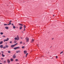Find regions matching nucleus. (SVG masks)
<instances>
[{
  "label": "nucleus",
  "mask_w": 64,
  "mask_h": 64,
  "mask_svg": "<svg viewBox=\"0 0 64 64\" xmlns=\"http://www.w3.org/2000/svg\"><path fill=\"white\" fill-rule=\"evenodd\" d=\"M10 61L12 62V61H13V59H12V58L10 59Z\"/></svg>",
  "instance_id": "obj_16"
},
{
  "label": "nucleus",
  "mask_w": 64,
  "mask_h": 64,
  "mask_svg": "<svg viewBox=\"0 0 64 64\" xmlns=\"http://www.w3.org/2000/svg\"><path fill=\"white\" fill-rule=\"evenodd\" d=\"M2 52V53H3V51H2V52Z\"/></svg>",
  "instance_id": "obj_38"
},
{
  "label": "nucleus",
  "mask_w": 64,
  "mask_h": 64,
  "mask_svg": "<svg viewBox=\"0 0 64 64\" xmlns=\"http://www.w3.org/2000/svg\"><path fill=\"white\" fill-rule=\"evenodd\" d=\"M54 39V38H52V40H53Z\"/></svg>",
  "instance_id": "obj_39"
},
{
  "label": "nucleus",
  "mask_w": 64,
  "mask_h": 64,
  "mask_svg": "<svg viewBox=\"0 0 64 64\" xmlns=\"http://www.w3.org/2000/svg\"><path fill=\"white\" fill-rule=\"evenodd\" d=\"M16 61H18V60L17 59H16Z\"/></svg>",
  "instance_id": "obj_31"
},
{
  "label": "nucleus",
  "mask_w": 64,
  "mask_h": 64,
  "mask_svg": "<svg viewBox=\"0 0 64 64\" xmlns=\"http://www.w3.org/2000/svg\"><path fill=\"white\" fill-rule=\"evenodd\" d=\"M14 43H17V41L16 40H15L14 42Z\"/></svg>",
  "instance_id": "obj_20"
},
{
  "label": "nucleus",
  "mask_w": 64,
  "mask_h": 64,
  "mask_svg": "<svg viewBox=\"0 0 64 64\" xmlns=\"http://www.w3.org/2000/svg\"><path fill=\"white\" fill-rule=\"evenodd\" d=\"M14 39L16 40H17L18 41V40L19 39V38L18 37V36H17V38H14Z\"/></svg>",
  "instance_id": "obj_2"
},
{
  "label": "nucleus",
  "mask_w": 64,
  "mask_h": 64,
  "mask_svg": "<svg viewBox=\"0 0 64 64\" xmlns=\"http://www.w3.org/2000/svg\"><path fill=\"white\" fill-rule=\"evenodd\" d=\"M13 57L14 58H16V56L15 55H14Z\"/></svg>",
  "instance_id": "obj_14"
},
{
  "label": "nucleus",
  "mask_w": 64,
  "mask_h": 64,
  "mask_svg": "<svg viewBox=\"0 0 64 64\" xmlns=\"http://www.w3.org/2000/svg\"><path fill=\"white\" fill-rule=\"evenodd\" d=\"M62 62H63L64 64V61H62Z\"/></svg>",
  "instance_id": "obj_41"
},
{
  "label": "nucleus",
  "mask_w": 64,
  "mask_h": 64,
  "mask_svg": "<svg viewBox=\"0 0 64 64\" xmlns=\"http://www.w3.org/2000/svg\"><path fill=\"white\" fill-rule=\"evenodd\" d=\"M24 48H25V47L24 46H22V49H24Z\"/></svg>",
  "instance_id": "obj_25"
},
{
  "label": "nucleus",
  "mask_w": 64,
  "mask_h": 64,
  "mask_svg": "<svg viewBox=\"0 0 64 64\" xmlns=\"http://www.w3.org/2000/svg\"><path fill=\"white\" fill-rule=\"evenodd\" d=\"M28 53H27L26 54V57H27V55H28Z\"/></svg>",
  "instance_id": "obj_27"
},
{
  "label": "nucleus",
  "mask_w": 64,
  "mask_h": 64,
  "mask_svg": "<svg viewBox=\"0 0 64 64\" xmlns=\"http://www.w3.org/2000/svg\"><path fill=\"white\" fill-rule=\"evenodd\" d=\"M53 16H55V15H54Z\"/></svg>",
  "instance_id": "obj_44"
},
{
  "label": "nucleus",
  "mask_w": 64,
  "mask_h": 64,
  "mask_svg": "<svg viewBox=\"0 0 64 64\" xmlns=\"http://www.w3.org/2000/svg\"><path fill=\"white\" fill-rule=\"evenodd\" d=\"M1 59H2V60L3 59V58H1Z\"/></svg>",
  "instance_id": "obj_40"
},
{
  "label": "nucleus",
  "mask_w": 64,
  "mask_h": 64,
  "mask_svg": "<svg viewBox=\"0 0 64 64\" xmlns=\"http://www.w3.org/2000/svg\"><path fill=\"white\" fill-rule=\"evenodd\" d=\"M7 62H8V63H10V60H9V59H8L7 60Z\"/></svg>",
  "instance_id": "obj_7"
},
{
  "label": "nucleus",
  "mask_w": 64,
  "mask_h": 64,
  "mask_svg": "<svg viewBox=\"0 0 64 64\" xmlns=\"http://www.w3.org/2000/svg\"><path fill=\"white\" fill-rule=\"evenodd\" d=\"M19 25H20V26H23V24H19Z\"/></svg>",
  "instance_id": "obj_22"
},
{
  "label": "nucleus",
  "mask_w": 64,
  "mask_h": 64,
  "mask_svg": "<svg viewBox=\"0 0 64 64\" xmlns=\"http://www.w3.org/2000/svg\"><path fill=\"white\" fill-rule=\"evenodd\" d=\"M8 53H11V52H10V51H8Z\"/></svg>",
  "instance_id": "obj_23"
},
{
  "label": "nucleus",
  "mask_w": 64,
  "mask_h": 64,
  "mask_svg": "<svg viewBox=\"0 0 64 64\" xmlns=\"http://www.w3.org/2000/svg\"><path fill=\"white\" fill-rule=\"evenodd\" d=\"M6 47L4 46L3 47V49H6Z\"/></svg>",
  "instance_id": "obj_30"
},
{
  "label": "nucleus",
  "mask_w": 64,
  "mask_h": 64,
  "mask_svg": "<svg viewBox=\"0 0 64 64\" xmlns=\"http://www.w3.org/2000/svg\"><path fill=\"white\" fill-rule=\"evenodd\" d=\"M56 58H58V56H56Z\"/></svg>",
  "instance_id": "obj_34"
},
{
  "label": "nucleus",
  "mask_w": 64,
  "mask_h": 64,
  "mask_svg": "<svg viewBox=\"0 0 64 64\" xmlns=\"http://www.w3.org/2000/svg\"><path fill=\"white\" fill-rule=\"evenodd\" d=\"M24 28L25 29V28H26V26H25V25H24Z\"/></svg>",
  "instance_id": "obj_28"
},
{
  "label": "nucleus",
  "mask_w": 64,
  "mask_h": 64,
  "mask_svg": "<svg viewBox=\"0 0 64 64\" xmlns=\"http://www.w3.org/2000/svg\"><path fill=\"white\" fill-rule=\"evenodd\" d=\"M6 60H5L4 61V63H6Z\"/></svg>",
  "instance_id": "obj_33"
},
{
  "label": "nucleus",
  "mask_w": 64,
  "mask_h": 64,
  "mask_svg": "<svg viewBox=\"0 0 64 64\" xmlns=\"http://www.w3.org/2000/svg\"><path fill=\"white\" fill-rule=\"evenodd\" d=\"M0 54H1V53H0Z\"/></svg>",
  "instance_id": "obj_45"
},
{
  "label": "nucleus",
  "mask_w": 64,
  "mask_h": 64,
  "mask_svg": "<svg viewBox=\"0 0 64 64\" xmlns=\"http://www.w3.org/2000/svg\"><path fill=\"white\" fill-rule=\"evenodd\" d=\"M19 52H20V51L19 50L16 51V53H19Z\"/></svg>",
  "instance_id": "obj_8"
},
{
  "label": "nucleus",
  "mask_w": 64,
  "mask_h": 64,
  "mask_svg": "<svg viewBox=\"0 0 64 64\" xmlns=\"http://www.w3.org/2000/svg\"><path fill=\"white\" fill-rule=\"evenodd\" d=\"M3 45H1L0 46V47L1 48H3Z\"/></svg>",
  "instance_id": "obj_10"
},
{
  "label": "nucleus",
  "mask_w": 64,
  "mask_h": 64,
  "mask_svg": "<svg viewBox=\"0 0 64 64\" xmlns=\"http://www.w3.org/2000/svg\"><path fill=\"white\" fill-rule=\"evenodd\" d=\"M18 44V43H16V44H14L13 45H12L11 46V48H14V46H16V45H17Z\"/></svg>",
  "instance_id": "obj_1"
},
{
  "label": "nucleus",
  "mask_w": 64,
  "mask_h": 64,
  "mask_svg": "<svg viewBox=\"0 0 64 64\" xmlns=\"http://www.w3.org/2000/svg\"><path fill=\"white\" fill-rule=\"evenodd\" d=\"M2 37H4V38H5V36H2Z\"/></svg>",
  "instance_id": "obj_35"
},
{
  "label": "nucleus",
  "mask_w": 64,
  "mask_h": 64,
  "mask_svg": "<svg viewBox=\"0 0 64 64\" xmlns=\"http://www.w3.org/2000/svg\"><path fill=\"white\" fill-rule=\"evenodd\" d=\"M34 39H32V40L31 42L32 43L33 42H34Z\"/></svg>",
  "instance_id": "obj_11"
},
{
  "label": "nucleus",
  "mask_w": 64,
  "mask_h": 64,
  "mask_svg": "<svg viewBox=\"0 0 64 64\" xmlns=\"http://www.w3.org/2000/svg\"><path fill=\"white\" fill-rule=\"evenodd\" d=\"M63 53V52H62L60 53V54H61Z\"/></svg>",
  "instance_id": "obj_29"
},
{
  "label": "nucleus",
  "mask_w": 64,
  "mask_h": 64,
  "mask_svg": "<svg viewBox=\"0 0 64 64\" xmlns=\"http://www.w3.org/2000/svg\"><path fill=\"white\" fill-rule=\"evenodd\" d=\"M20 47L18 46L14 48V50H16V49H19Z\"/></svg>",
  "instance_id": "obj_4"
},
{
  "label": "nucleus",
  "mask_w": 64,
  "mask_h": 64,
  "mask_svg": "<svg viewBox=\"0 0 64 64\" xmlns=\"http://www.w3.org/2000/svg\"><path fill=\"white\" fill-rule=\"evenodd\" d=\"M22 42H20V44H22Z\"/></svg>",
  "instance_id": "obj_32"
},
{
  "label": "nucleus",
  "mask_w": 64,
  "mask_h": 64,
  "mask_svg": "<svg viewBox=\"0 0 64 64\" xmlns=\"http://www.w3.org/2000/svg\"><path fill=\"white\" fill-rule=\"evenodd\" d=\"M9 40V38H6V40H4V41L5 42L6 41H8Z\"/></svg>",
  "instance_id": "obj_5"
},
{
  "label": "nucleus",
  "mask_w": 64,
  "mask_h": 64,
  "mask_svg": "<svg viewBox=\"0 0 64 64\" xmlns=\"http://www.w3.org/2000/svg\"><path fill=\"white\" fill-rule=\"evenodd\" d=\"M24 31H25V28L24 29Z\"/></svg>",
  "instance_id": "obj_37"
},
{
  "label": "nucleus",
  "mask_w": 64,
  "mask_h": 64,
  "mask_svg": "<svg viewBox=\"0 0 64 64\" xmlns=\"http://www.w3.org/2000/svg\"><path fill=\"white\" fill-rule=\"evenodd\" d=\"M21 39H22V37L21 38Z\"/></svg>",
  "instance_id": "obj_42"
},
{
  "label": "nucleus",
  "mask_w": 64,
  "mask_h": 64,
  "mask_svg": "<svg viewBox=\"0 0 64 64\" xmlns=\"http://www.w3.org/2000/svg\"><path fill=\"white\" fill-rule=\"evenodd\" d=\"M26 42H29V38H26Z\"/></svg>",
  "instance_id": "obj_3"
},
{
  "label": "nucleus",
  "mask_w": 64,
  "mask_h": 64,
  "mask_svg": "<svg viewBox=\"0 0 64 64\" xmlns=\"http://www.w3.org/2000/svg\"><path fill=\"white\" fill-rule=\"evenodd\" d=\"M64 31V30H63Z\"/></svg>",
  "instance_id": "obj_47"
},
{
  "label": "nucleus",
  "mask_w": 64,
  "mask_h": 64,
  "mask_svg": "<svg viewBox=\"0 0 64 64\" xmlns=\"http://www.w3.org/2000/svg\"><path fill=\"white\" fill-rule=\"evenodd\" d=\"M2 57H5V55H4L3 54H2Z\"/></svg>",
  "instance_id": "obj_18"
},
{
  "label": "nucleus",
  "mask_w": 64,
  "mask_h": 64,
  "mask_svg": "<svg viewBox=\"0 0 64 64\" xmlns=\"http://www.w3.org/2000/svg\"><path fill=\"white\" fill-rule=\"evenodd\" d=\"M0 34L1 35H3V33L2 32H0Z\"/></svg>",
  "instance_id": "obj_21"
},
{
  "label": "nucleus",
  "mask_w": 64,
  "mask_h": 64,
  "mask_svg": "<svg viewBox=\"0 0 64 64\" xmlns=\"http://www.w3.org/2000/svg\"><path fill=\"white\" fill-rule=\"evenodd\" d=\"M0 62H1V60H0Z\"/></svg>",
  "instance_id": "obj_46"
},
{
  "label": "nucleus",
  "mask_w": 64,
  "mask_h": 64,
  "mask_svg": "<svg viewBox=\"0 0 64 64\" xmlns=\"http://www.w3.org/2000/svg\"><path fill=\"white\" fill-rule=\"evenodd\" d=\"M13 28L14 29H15V28H16V27H15L14 26H13Z\"/></svg>",
  "instance_id": "obj_19"
},
{
  "label": "nucleus",
  "mask_w": 64,
  "mask_h": 64,
  "mask_svg": "<svg viewBox=\"0 0 64 64\" xmlns=\"http://www.w3.org/2000/svg\"><path fill=\"white\" fill-rule=\"evenodd\" d=\"M5 28L6 29H9V28L8 27H5Z\"/></svg>",
  "instance_id": "obj_12"
},
{
  "label": "nucleus",
  "mask_w": 64,
  "mask_h": 64,
  "mask_svg": "<svg viewBox=\"0 0 64 64\" xmlns=\"http://www.w3.org/2000/svg\"><path fill=\"white\" fill-rule=\"evenodd\" d=\"M10 44H11L12 43V41H10Z\"/></svg>",
  "instance_id": "obj_26"
},
{
  "label": "nucleus",
  "mask_w": 64,
  "mask_h": 64,
  "mask_svg": "<svg viewBox=\"0 0 64 64\" xmlns=\"http://www.w3.org/2000/svg\"><path fill=\"white\" fill-rule=\"evenodd\" d=\"M11 22H12L11 20L9 22L10 23L8 24H7V25H11Z\"/></svg>",
  "instance_id": "obj_6"
},
{
  "label": "nucleus",
  "mask_w": 64,
  "mask_h": 64,
  "mask_svg": "<svg viewBox=\"0 0 64 64\" xmlns=\"http://www.w3.org/2000/svg\"><path fill=\"white\" fill-rule=\"evenodd\" d=\"M0 64H2V63H0Z\"/></svg>",
  "instance_id": "obj_43"
},
{
  "label": "nucleus",
  "mask_w": 64,
  "mask_h": 64,
  "mask_svg": "<svg viewBox=\"0 0 64 64\" xmlns=\"http://www.w3.org/2000/svg\"><path fill=\"white\" fill-rule=\"evenodd\" d=\"M24 54H26V53H27V51H26V50H24Z\"/></svg>",
  "instance_id": "obj_9"
},
{
  "label": "nucleus",
  "mask_w": 64,
  "mask_h": 64,
  "mask_svg": "<svg viewBox=\"0 0 64 64\" xmlns=\"http://www.w3.org/2000/svg\"><path fill=\"white\" fill-rule=\"evenodd\" d=\"M8 47H9V46L7 45H6V48H8Z\"/></svg>",
  "instance_id": "obj_15"
},
{
  "label": "nucleus",
  "mask_w": 64,
  "mask_h": 64,
  "mask_svg": "<svg viewBox=\"0 0 64 64\" xmlns=\"http://www.w3.org/2000/svg\"><path fill=\"white\" fill-rule=\"evenodd\" d=\"M22 26H20V30H21L22 29Z\"/></svg>",
  "instance_id": "obj_13"
},
{
  "label": "nucleus",
  "mask_w": 64,
  "mask_h": 64,
  "mask_svg": "<svg viewBox=\"0 0 64 64\" xmlns=\"http://www.w3.org/2000/svg\"><path fill=\"white\" fill-rule=\"evenodd\" d=\"M7 24H4V26H7Z\"/></svg>",
  "instance_id": "obj_24"
},
{
  "label": "nucleus",
  "mask_w": 64,
  "mask_h": 64,
  "mask_svg": "<svg viewBox=\"0 0 64 64\" xmlns=\"http://www.w3.org/2000/svg\"><path fill=\"white\" fill-rule=\"evenodd\" d=\"M3 43V41H2L0 42V44H1Z\"/></svg>",
  "instance_id": "obj_17"
},
{
  "label": "nucleus",
  "mask_w": 64,
  "mask_h": 64,
  "mask_svg": "<svg viewBox=\"0 0 64 64\" xmlns=\"http://www.w3.org/2000/svg\"><path fill=\"white\" fill-rule=\"evenodd\" d=\"M12 26H14V24H12Z\"/></svg>",
  "instance_id": "obj_36"
},
{
  "label": "nucleus",
  "mask_w": 64,
  "mask_h": 64,
  "mask_svg": "<svg viewBox=\"0 0 64 64\" xmlns=\"http://www.w3.org/2000/svg\"><path fill=\"white\" fill-rule=\"evenodd\" d=\"M0 23H1V22H0Z\"/></svg>",
  "instance_id": "obj_48"
}]
</instances>
